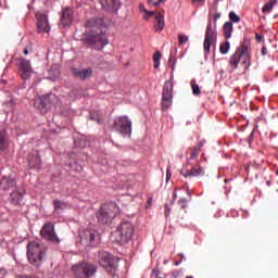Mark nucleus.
I'll return each instance as SVG.
<instances>
[{
	"mask_svg": "<svg viewBox=\"0 0 278 278\" xmlns=\"http://www.w3.org/2000/svg\"><path fill=\"white\" fill-rule=\"evenodd\" d=\"M23 53H24V55H28V53H29V52H28V49H24V50H23Z\"/></svg>",
	"mask_w": 278,
	"mask_h": 278,
	"instance_id": "nucleus-45",
	"label": "nucleus"
},
{
	"mask_svg": "<svg viewBox=\"0 0 278 278\" xmlns=\"http://www.w3.org/2000/svg\"><path fill=\"white\" fill-rule=\"evenodd\" d=\"M187 194L189 197V200H187L186 198H180L178 200V206L181 208V210H186L187 206H188V202L191 201V193L189 191V189L187 188Z\"/></svg>",
	"mask_w": 278,
	"mask_h": 278,
	"instance_id": "nucleus-26",
	"label": "nucleus"
},
{
	"mask_svg": "<svg viewBox=\"0 0 278 278\" xmlns=\"http://www.w3.org/2000/svg\"><path fill=\"white\" fill-rule=\"evenodd\" d=\"M85 27L90 29L85 33L83 41L91 49L101 51L109 43L108 37L103 31L105 28L103 17L87 20Z\"/></svg>",
	"mask_w": 278,
	"mask_h": 278,
	"instance_id": "nucleus-1",
	"label": "nucleus"
},
{
	"mask_svg": "<svg viewBox=\"0 0 278 278\" xmlns=\"http://www.w3.org/2000/svg\"><path fill=\"white\" fill-rule=\"evenodd\" d=\"M204 146V143H203V141H200V147H198V148H200V150H201V148Z\"/></svg>",
	"mask_w": 278,
	"mask_h": 278,
	"instance_id": "nucleus-47",
	"label": "nucleus"
},
{
	"mask_svg": "<svg viewBox=\"0 0 278 278\" xmlns=\"http://www.w3.org/2000/svg\"><path fill=\"white\" fill-rule=\"evenodd\" d=\"M161 58H162V53L156 51L153 54V64H154V68H159L161 65Z\"/></svg>",
	"mask_w": 278,
	"mask_h": 278,
	"instance_id": "nucleus-29",
	"label": "nucleus"
},
{
	"mask_svg": "<svg viewBox=\"0 0 278 278\" xmlns=\"http://www.w3.org/2000/svg\"><path fill=\"white\" fill-rule=\"evenodd\" d=\"M134 233V225L128 220H124L117 226V230L113 233V238H115L117 243L126 244L132 239Z\"/></svg>",
	"mask_w": 278,
	"mask_h": 278,
	"instance_id": "nucleus-6",
	"label": "nucleus"
},
{
	"mask_svg": "<svg viewBox=\"0 0 278 278\" xmlns=\"http://www.w3.org/2000/svg\"><path fill=\"white\" fill-rule=\"evenodd\" d=\"M191 88H192V93L193 96H199L201 93V90L199 88V86L197 85L195 80H191Z\"/></svg>",
	"mask_w": 278,
	"mask_h": 278,
	"instance_id": "nucleus-32",
	"label": "nucleus"
},
{
	"mask_svg": "<svg viewBox=\"0 0 278 278\" xmlns=\"http://www.w3.org/2000/svg\"><path fill=\"white\" fill-rule=\"evenodd\" d=\"M27 161H28V166L30 168H37L41 165V159L37 151H34L33 154L28 156Z\"/></svg>",
	"mask_w": 278,
	"mask_h": 278,
	"instance_id": "nucleus-21",
	"label": "nucleus"
},
{
	"mask_svg": "<svg viewBox=\"0 0 278 278\" xmlns=\"http://www.w3.org/2000/svg\"><path fill=\"white\" fill-rule=\"evenodd\" d=\"M266 184H267V186H270V181H267Z\"/></svg>",
	"mask_w": 278,
	"mask_h": 278,
	"instance_id": "nucleus-50",
	"label": "nucleus"
},
{
	"mask_svg": "<svg viewBox=\"0 0 278 278\" xmlns=\"http://www.w3.org/2000/svg\"><path fill=\"white\" fill-rule=\"evenodd\" d=\"M165 28V17L161 12H156L154 16V30L161 33Z\"/></svg>",
	"mask_w": 278,
	"mask_h": 278,
	"instance_id": "nucleus-20",
	"label": "nucleus"
},
{
	"mask_svg": "<svg viewBox=\"0 0 278 278\" xmlns=\"http://www.w3.org/2000/svg\"><path fill=\"white\" fill-rule=\"evenodd\" d=\"M16 278H31L29 276H17Z\"/></svg>",
	"mask_w": 278,
	"mask_h": 278,
	"instance_id": "nucleus-46",
	"label": "nucleus"
},
{
	"mask_svg": "<svg viewBox=\"0 0 278 278\" xmlns=\"http://www.w3.org/2000/svg\"><path fill=\"white\" fill-rule=\"evenodd\" d=\"M180 174L185 177V178H191V177H198L204 174V170L199 167V166H194L191 169H187L186 167H182L180 170Z\"/></svg>",
	"mask_w": 278,
	"mask_h": 278,
	"instance_id": "nucleus-19",
	"label": "nucleus"
},
{
	"mask_svg": "<svg viewBox=\"0 0 278 278\" xmlns=\"http://www.w3.org/2000/svg\"><path fill=\"white\" fill-rule=\"evenodd\" d=\"M73 21H74L73 9L71 8L63 9L61 14V25L63 27H71V25L73 24Z\"/></svg>",
	"mask_w": 278,
	"mask_h": 278,
	"instance_id": "nucleus-16",
	"label": "nucleus"
},
{
	"mask_svg": "<svg viewBox=\"0 0 278 278\" xmlns=\"http://www.w3.org/2000/svg\"><path fill=\"white\" fill-rule=\"evenodd\" d=\"M250 45L247 41H243L241 43V47H239V49H237V51L235 52L233 55L230 56V67H232V70H237L238 65L240 63V60L242 59L243 61L241 62V64L243 65L244 68H249L251 65V53L249 51Z\"/></svg>",
	"mask_w": 278,
	"mask_h": 278,
	"instance_id": "nucleus-4",
	"label": "nucleus"
},
{
	"mask_svg": "<svg viewBox=\"0 0 278 278\" xmlns=\"http://www.w3.org/2000/svg\"><path fill=\"white\" fill-rule=\"evenodd\" d=\"M146 15L143 16V18L146 21H149L150 17L152 16H156L157 12L154 11H149V10H144Z\"/></svg>",
	"mask_w": 278,
	"mask_h": 278,
	"instance_id": "nucleus-37",
	"label": "nucleus"
},
{
	"mask_svg": "<svg viewBox=\"0 0 278 278\" xmlns=\"http://www.w3.org/2000/svg\"><path fill=\"white\" fill-rule=\"evenodd\" d=\"M229 50H230V42L229 41H226L225 43L220 45V48H219L220 53L227 54L229 52Z\"/></svg>",
	"mask_w": 278,
	"mask_h": 278,
	"instance_id": "nucleus-31",
	"label": "nucleus"
},
{
	"mask_svg": "<svg viewBox=\"0 0 278 278\" xmlns=\"http://www.w3.org/2000/svg\"><path fill=\"white\" fill-rule=\"evenodd\" d=\"M174 84L170 80L164 83L162 91V108L168 110L173 105Z\"/></svg>",
	"mask_w": 278,
	"mask_h": 278,
	"instance_id": "nucleus-9",
	"label": "nucleus"
},
{
	"mask_svg": "<svg viewBox=\"0 0 278 278\" xmlns=\"http://www.w3.org/2000/svg\"><path fill=\"white\" fill-rule=\"evenodd\" d=\"M119 214V207L115 203L103 204L97 212L98 223L101 225H108Z\"/></svg>",
	"mask_w": 278,
	"mask_h": 278,
	"instance_id": "nucleus-5",
	"label": "nucleus"
},
{
	"mask_svg": "<svg viewBox=\"0 0 278 278\" xmlns=\"http://www.w3.org/2000/svg\"><path fill=\"white\" fill-rule=\"evenodd\" d=\"M220 17V12H216L214 15H212L211 13L208 14V22L203 45L205 54H208L211 52V46L216 42V31L214 30V28L217 27V21Z\"/></svg>",
	"mask_w": 278,
	"mask_h": 278,
	"instance_id": "nucleus-3",
	"label": "nucleus"
},
{
	"mask_svg": "<svg viewBox=\"0 0 278 278\" xmlns=\"http://www.w3.org/2000/svg\"><path fill=\"white\" fill-rule=\"evenodd\" d=\"M113 129L124 137L131 136L132 122L128 118V116H118L115 118Z\"/></svg>",
	"mask_w": 278,
	"mask_h": 278,
	"instance_id": "nucleus-8",
	"label": "nucleus"
},
{
	"mask_svg": "<svg viewBox=\"0 0 278 278\" xmlns=\"http://www.w3.org/2000/svg\"><path fill=\"white\" fill-rule=\"evenodd\" d=\"M175 199H177V192L176 191H174V201H175Z\"/></svg>",
	"mask_w": 278,
	"mask_h": 278,
	"instance_id": "nucleus-48",
	"label": "nucleus"
},
{
	"mask_svg": "<svg viewBox=\"0 0 278 278\" xmlns=\"http://www.w3.org/2000/svg\"><path fill=\"white\" fill-rule=\"evenodd\" d=\"M151 278H167V275L164 273H161L159 269H153L151 273Z\"/></svg>",
	"mask_w": 278,
	"mask_h": 278,
	"instance_id": "nucleus-30",
	"label": "nucleus"
},
{
	"mask_svg": "<svg viewBox=\"0 0 278 278\" xmlns=\"http://www.w3.org/2000/svg\"><path fill=\"white\" fill-rule=\"evenodd\" d=\"M8 147H9V143L5 137V130H1L0 131V150L4 151L5 149H8Z\"/></svg>",
	"mask_w": 278,
	"mask_h": 278,
	"instance_id": "nucleus-27",
	"label": "nucleus"
},
{
	"mask_svg": "<svg viewBox=\"0 0 278 278\" xmlns=\"http://www.w3.org/2000/svg\"><path fill=\"white\" fill-rule=\"evenodd\" d=\"M192 4L194 3H201L202 5L205 4V0H191Z\"/></svg>",
	"mask_w": 278,
	"mask_h": 278,
	"instance_id": "nucleus-39",
	"label": "nucleus"
},
{
	"mask_svg": "<svg viewBox=\"0 0 278 278\" xmlns=\"http://www.w3.org/2000/svg\"><path fill=\"white\" fill-rule=\"evenodd\" d=\"M72 72L74 77L81 79V81H85V79H89V77H91L93 74V70L91 67L84 70L73 68Z\"/></svg>",
	"mask_w": 278,
	"mask_h": 278,
	"instance_id": "nucleus-18",
	"label": "nucleus"
},
{
	"mask_svg": "<svg viewBox=\"0 0 278 278\" xmlns=\"http://www.w3.org/2000/svg\"><path fill=\"white\" fill-rule=\"evenodd\" d=\"M229 17H230V23H239L240 22V16L235 11H230Z\"/></svg>",
	"mask_w": 278,
	"mask_h": 278,
	"instance_id": "nucleus-33",
	"label": "nucleus"
},
{
	"mask_svg": "<svg viewBox=\"0 0 278 278\" xmlns=\"http://www.w3.org/2000/svg\"><path fill=\"white\" fill-rule=\"evenodd\" d=\"M37 31L48 34L50 31L49 20L46 14L36 13Z\"/></svg>",
	"mask_w": 278,
	"mask_h": 278,
	"instance_id": "nucleus-14",
	"label": "nucleus"
},
{
	"mask_svg": "<svg viewBox=\"0 0 278 278\" xmlns=\"http://www.w3.org/2000/svg\"><path fill=\"white\" fill-rule=\"evenodd\" d=\"M40 236L46 239L47 241H51L54 243H60L61 239L55 233V227L52 223H47L42 226L40 230Z\"/></svg>",
	"mask_w": 278,
	"mask_h": 278,
	"instance_id": "nucleus-12",
	"label": "nucleus"
},
{
	"mask_svg": "<svg viewBox=\"0 0 278 278\" xmlns=\"http://www.w3.org/2000/svg\"><path fill=\"white\" fill-rule=\"evenodd\" d=\"M232 31H233L232 22H226V23L224 24V36H225L227 39H230V38H231V35H232Z\"/></svg>",
	"mask_w": 278,
	"mask_h": 278,
	"instance_id": "nucleus-24",
	"label": "nucleus"
},
{
	"mask_svg": "<svg viewBox=\"0 0 278 278\" xmlns=\"http://www.w3.org/2000/svg\"><path fill=\"white\" fill-rule=\"evenodd\" d=\"M186 278H193V277L189 276V277H186Z\"/></svg>",
	"mask_w": 278,
	"mask_h": 278,
	"instance_id": "nucleus-53",
	"label": "nucleus"
},
{
	"mask_svg": "<svg viewBox=\"0 0 278 278\" xmlns=\"http://www.w3.org/2000/svg\"><path fill=\"white\" fill-rule=\"evenodd\" d=\"M225 182L227 184V182H228V179H226Z\"/></svg>",
	"mask_w": 278,
	"mask_h": 278,
	"instance_id": "nucleus-52",
	"label": "nucleus"
},
{
	"mask_svg": "<svg viewBox=\"0 0 278 278\" xmlns=\"http://www.w3.org/2000/svg\"><path fill=\"white\" fill-rule=\"evenodd\" d=\"M47 245L38 240H33L27 243V261L35 267H39L47 253Z\"/></svg>",
	"mask_w": 278,
	"mask_h": 278,
	"instance_id": "nucleus-2",
	"label": "nucleus"
},
{
	"mask_svg": "<svg viewBox=\"0 0 278 278\" xmlns=\"http://www.w3.org/2000/svg\"><path fill=\"white\" fill-rule=\"evenodd\" d=\"M200 152H201V149L198 147H194L193 149H191L190 159L191 160L197 159L199 156Z\"/></svg>",
	"mask_w": 278,
	"mask_h": 278,
	"instance_id": "nucleus-34",
	"label": "nucleus"
},
{
	"mask_svg": "<svg viewBox=\"0 0 278 278\" xmlns=\"http://www.w3.org/2000/svg\"><path fill=\"white\" fill-rule=\"evenodd\" d=\"M164 215H165V217H169L170 216V207L168 206V204H165Z\"/></svg>",
	"mask_w": 278,
	"mask_h": 278,
	"instance_id": "nucleus-38",
	"label": "nucleus"
},
{
	"mask_svg": "<svg viewBox=\"0 0 278 278\" xmlns=\"http://www.w3.org/2000/svg\"><path fill=\"white\" fill-rule=\"evenodd\" d=\"M24 195L17 191L11 193V203L14 205L20 204V201H23Z\"/></svg>",
	"mask_w": 278,
	"mask_h": 278,
	"instance_id": "nucleus-28",
	"label": "nucleus"
},
{
	"mask_svg": "<svg viewBox=\"0 0 278 278\" xmlns=\"http://www.w3.org/2000/svg\"><path fill=\"white\" fill-rule=\"evenodd\" d=\"M178 256L180 257L179 262H184V254H178Z\"/></svg>",
	"mask_w": 278,
	"mask_h": 278,
	"instance_id": "nucleus-44",
	"label": "nucleus"
},
{
	"mask_svg": "<svg viewBox=\"0 0 278 278\" xmlns=\"http://www.w3.org/2000/svg\"><path fill=\"white\" fill-rule=\"evenodd\" d=\"M117 258L110 254V252H99V264L104 267L108 271L115 270L117 267Z\"/></svg>",
	"mask_w": 278,
	"mask_h": 278,
	"instance_id": "nucleus-10",
	"label": "nucleus"
},
{
	"mask_svg": "<svg viewBox=\"0 0 278 278\" xmlns=\"http://www.w3.org/2000/svg\"><path fill=\"white\" fill-rule=\"evenodd\" d=\"M0 184L4 188V190H8V189L14 187L16 181L11 177L4 176Z\"/></svg>",
	"mask_w": 278,
	"mask_h": 278,
	"instance_id": "nucleus-22",
	"label": "nucleus"
},
{
	"mask_svg": "<svg viewBox=\"0 0 278 278\" xmlns=\"http://www.w3.org/2000/svg\"><path fill=\"white\" fill-rule=\"evenodd\" d=\"M76 278H90L97 273V267L89 263H79L72 267Z\"/></svg>",
	"mask_w": 278,
	"mask_h": 278,
	"instance_id": "nucleus-7",
	"label": "nucleus"
},
{
	"mask_svg": "<svg viewBox=\"0 0 278 278\" xmlns=\"http://www.w3.org/2000/svg\"><path fill=\"white\" fill-rule=\"evenodd\" d=\"M276 174L278 175V167H277Z\"/></svg>",
	"mask_w": 278,
	"mask_h": 278,
	"instance_id": "nucleus-51",
	"label": "nucleus"
},
{
	"mask_svg": "<svg viewBox=\"0 0 278 278\" xmlns=\"http://www.w3.org/2000/svg\"><path fill=\"white\" fill-rule=\"evenodd\" d=\"M255 39H256L258 42H261L263 38H262V36H260L258 34H256V35H255Z\"/></svg>",
	"mask_w": 278,
	"mask_h": 278,
	"instance_id": "nucleus-42",
	"label": "nucleus"
},
{
	"mask_svg": "<svg viewBox=\"0 0 278 278\" xmlns=\"http://www.w3.org/2000/svg\"><path fill=\"white\" fill-rule=\"evenodd\" d=\"M20 76L21 79L26 80L29 79L34 73L31 67V62L25 58H20Z\"/></svg>",
	"mask_w": 278,
	"mask_h": 278,
	"instance_id": "nucleus-13",
	"label": "nucleus"
},
{
	"mask_svg": "<svg viewBox=\"0 0 278 278\" xmlns=\"http://www.w3.org/2000/svg\"><path fill=\"white\" fill-rule=\"evenodd\" d=\"M277 3H278V0H269L268 3L263 5L262 13H270Z\"/></svg>",
	"mask_w": 278,
	"mask_h": 278,
	"instance_id": "nucleus-25",
	"label": "nucleus"
},
{
	"mask_svg": "<svg viewBox=\"0 0 278 278\" xmlns=\"http://www.w3.org/2000/svg\"><path fill=\"white\" fill-rule=\"evenodd\" d=\"M181 264V262L179 261V262H176L175 263V266H179Z\"/></svg>",
	"mask_w": 278,
	"mask_h": 278,
	"instance_id": "nucleus-49",
	"label": "nucleus"
},
{
	"mask_svg": "<svg viewBox=\"0 0 278 278\" xmlns=\"http://www.w3.org/2000/svg\"><path fill=\"white\" fill-rule=\"evenodd\" d=\"M103 10L108 12H117L121 8L119 0H99Z\"/></svg>",
	"mask_w": 278,
	"mask_h": 278,
	"instance_id": "nucleus-17",
	"label": "nucleus"
},
{
	"mask_svg": "<svg viewBox=\"0 0 278 278\" xmlns=\"http://www.w3.org/2000/svg\"><path fill=\"white\" fill-rule=\"evenodd\" d=\"M49 105H50L49 96L37 98L34 102V108L37 109L41 114H46L48 112Z\"/></svg>",
	"mask_w": 278,
	"mask_h": 278,
	"instance_id": "nucleus-15",
	"label": "nucleus"
},
{
	"mask_svg": "<svg viewBox=\"0 0 278 278\" xmlns=\"http://www.w3.org/2000/svg\"><path fill=\"white\" fill-rule=\"evenodd\" d=\"M81 243L90 247H96L100 241L99 232L96 229L87 228L80 235Z\"/></svg>",
	"mask_w": 278,
	"mask_h": 278,
	"instance_id": "nucleus-11",
	"label": "nucleus"
},
{
	"mask_svg": "<svg viewBox=\"0 0 278 278\" xmlns=\"http://www.w3.org/2000/svg\"><path fill=\"white\" fill-rule=\"evenodd\" d=\"M170 177H172V174L169 173V170H167L166 179L168 180V179H170Z\"/></svg>",
	"mask_w": 278,
	"mask_h": 278,
	"instance_id": "nucleus-43",
	"label": "nucleus"
},
{
	"mask_svg": "<svg viewBox=\"0 0 278 278\" xmlns=\"http://www.w3.org/2000/svg\"><path fill=\"white\" fill-rule=\"evenodd\" d=\"M139 10L141 12H146L147 11V9L144 8V4H139Z\"/></svg>",
	"mask_w": 278,
	"mask_h": 278,
	"instance_id": "nucleus-41",
	"label": "nucleus"
},
{
	"mask_svg": "<svg viewBox=\"0 0 278 278\" xmlns=\"http://www.w3.org/2000/svg\"><path fill=\"white\" fill-rule=\"evenodd\" d=\"M189 38L186 35H178V45L184 46L188 42Z\"/></svg>",
	"mask_w": 278,
	"mask_h": 278,
	"instance_id": "nucleus-36",
	"label": "nucleus"
},
{
	"mask_svg": "<svg viewBox=\"0 0 278 278\" xmlns=\"http://www.w3.org/2000/svg\"><path fill=\"white\" fill-rule=\"evenodd\" d=\"M166 0H148L149 5L160 7L161 4L165 3Z\"/></svg>",
	"mask_w": 278,
	"mask_h": 278,
	"instance_id": "nucleus-35",
	"label": "nucleus"
},
{
	"mask_svg": "<svg viewBox=\"0 0 278 278\" xmlns=\"http://www.w3.org/2000/svg\"><path fill=\"white\" fill-rule=\"evenodd\" d=\"M261 53H262V55H267L268 54L267 48L266 47H262Z\"/></svg>",
	"mask_w": 278,
	"mask_h": 278,
	"instance_id": "nucleus-40",
	"label": "nucleus"
},
{
	"mask_svg": "<svg viewBox=\"0 0 278 278\" xmlns=\"http://www.w3.org/2000/svg\"><path fill=\"white\" fill-rule=\"evenodd\" d=\"M54 212H62L68 207V203L61 200H53Z\"/></svg>",
	"mask_w": 278,
	"mask_h": 278,
	"instance_id": "nucleus-23",
	"label": "nucleus"
}]
</instances>
